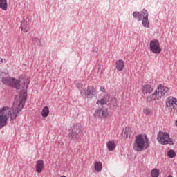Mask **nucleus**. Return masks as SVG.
Segmentation results:
<instances>
[{
  "mask_svg": "<svg viewBox=\"0 0 177 177\" xmlns=\"http://www.w3.org/2000/svg\"><path fill=\"white\" fill-rule=\"evenodd\" d=\"M2 82L4 85L8 86H12L16 89H19L21 86L23 88V91L19 93V95H15V101L12 105L13 110H16V113H20L24 107L26 103V99H27V88L30 85V79L26 77L19 76L18 80H16L12 77H4L2 78Z\"/></svg>",
  "mask_w": 177,
  "mask_h": 177,
  "instance_id": "1",
  "label": "nucleus"
},
{
  "mask_svg": "<svg viewBox=\"0 0 177 177\" xmlns=\"http://www.w3.org/2000/svg\"><path fill=\"white\" fill-rule=\"evenodd\" d=\"M19 115V113L16 112V109L8 106H3L0 109V129L8 125V120L11 118V121L16 120Z\"/></svg>",
  "mask_w": 177,
  "mask_h": 177,
  "instance_id": "2",
  "label": "nucleus"
},
{
  "mask_svg": "<svg viewBox=\"0 0 177 177\" xmlns=\"http://www.w3.org/2000/svg\"><path fill=\"white\" fill-rule=\"evenodd\" d=\"M149 145L150 142L147 135L138 134L136 136L133 149L135 151H142V150H146Z\"/></svg>",
  "mask_w": 177,
  "mask_h": 177,
  "instance_id": "3",
  "label": "nucleus"
},
{
  "mask_svg": "<svg viewBox=\"0 0 177 177\" xmlns=\"http://www.w3.org/2000/svg\"><path fill=\"white\" fill-rule=\"evenodd\" d=\"M96 93H97V91L93 86H88L80 91L81 96L86 99H92V97L95 96Z\"/></svg>",
  "mask_w": 177,
  "mask_h": 177,
  "instance_id": "4",
  "label": "nucleus"
},
{
  "mask_svg": "<svg viewBox=\"0 0 177 177\" xmlns=\"http://www.w3.org/2000/svg\"><path fill=\"white\" fill-rule=\"evenodd\" d=\"M166 107L171 114L177 113V98L169 97L166 100Z\"/></svg>",
  "mask_w": 177,
  "mask_h": 177,
  "instance_id": "5",
  "label": "nucleus"
},
{
  "mask_svg": "<svg viewBox=\"0 0 177 177\" xmlns=\"http://www.w3.org/2000/svg\"><path fill=\"white\" fill-rule=\"evenodd\" d=\"M71 131L68 133V137L71 139H78V136H80V133L82 132V126L80 123L74 124L71 127Z\"/></svg>",
  "mask_w": 177,
  "mask_h": 177,
  "instance_id": "6",
  "label": "nucleus"
},
{
  "mask_svg": "<svg viewBox=\"0 0 177 177\" xmlns=\"http://www.w3.org/2000/svg\"><path fill=\"white\" fill-rule=\"evenodd\" d=\"M157 140L160 145H171L172 143L171 137H169V134L167 132L160 131L157 136Z\"/></svg>",
  "mask_w": 177,
  "mask_h": 177,
  "instance_id": "7",
  "label": "nucleus"
},
{
  "mask_svg": "<svg viewBox=\"0 0 177 177\" xmlns=\"http://www.w3.org/2000/svg\"><path fill=\"white\" fill-rule=\"evenodd\" d=\"M149 50L155 55H160L162 52L161 46L160 44V41L157 39H153L150 41L149 44Z\"/></svg>",
  "mask_w": 177,
  "mask_h": 177,
  "instance_id": "8",
  "label": "nucleus"
},
{
  "mask_svg": "<svg viewBox=\"0 0 177 177\" xmlns=\"http://www.w3.org/2000/svg\"><path fill=\"white\" fill-rule=\"evenodd\" d=\"M161 89V87L158 86L153 93L149 95V99L151 100H159V99H161L163 96Z\"/></svg>",
  "mask_w": 177,
  "mask_h": 177,
  "instance_id": "9",
  "label": "nucleus"
},
{
  "mask_svg": "<svg viewBox=\"0 0 177 177\" xmlns=\"http://www.w3.org/2000/svg\"><path fill=\"white\" fill-rule=\"evenodd\" d=\"M153 91H154L153 86L149 84H143L141 88V92L145 96H146V95H150V93H153Z\"/></svg>",
  "mask_w": 177,
  "mask_h": 177,
  "instance_id": "10",
  "label": "nucleus"
},
{
  "mask_svg": "<svg viewBox=\"0 0 177 177\" xmlns=\"http://www.w3.org/2000/svg\"><path fill=\"white\" fill-rule=\"evenodd\" d=\"M145 12L148 13L147 10L146 9H143L142 10V12H134L133 13V17H135V19H138V20L139 21H142V19H143L144 17H146V14H145Z\"/></svg>",
  "mask_w": 177,
  "mask_h": 177,
  "instance_id": "11",
  "label": "nucleus"
},
{
  "mask_svg": "<svg viewBox=\"0 0 177 177\" xmlns=\"http://www.w3.org/2000/svg\"><path fill=\"white\" fill-rule=\"evenodd\" d=\"M115 67L118 71H122L124 70V67H125V63L122 59H118L115 62Z\"/></svg>",
  "mask_w": 177,
  "mask_h": 177,
  "instance_id": "12",
  "label": "nucleus"
},
{
  "mask_svg": "<svg viewBox=\"0 0 177 177\" xmlns=\"http://www.w3.org/2000/svg\"><path fill=\"white\" fill-rule=\"evenodd\" d=\"M44 170V160H39L36 163V171L37 174H41Z\"/></svg>",
  "mask_w": 177,
  "mask_h": 177,
  "instance_id": "13",
  "label": "nucleus"
},
{
  "mask_svg": "<svg viewBox=\"0 0 177 177\" xmlns=\"http://www.w3.org/2000/svg\"><path fill=\"white\" fill-rule=\"evenodd\" d=\"M145 15H146V17L142 19V24L143 27L149 28V26H150V22L149 21V12L145 11Z\"/></svg>",
  "mask_w": 177,
  "mask_h": 177,
  "instance_id": "14",
  "label": "nucleus"
},
{
  "mask_svg": "<svg viewBox=\"0 0 177 177\" xmlns=\"http://www.w3.org/2000/svg\"><path fill=\"white\" fill-rule=\"evenodd\" d=\"M106 147L109 151H114L115 150V142L113 140H109L106 142Z\"/></svg>",
  "mask_w": 177,
  "mask_h": 177,
  "instance_id": "15",
  "label": "nucleus"
},
{
  "mask_svg": "<svg viewBox=\"0 0 177 177\" xmlns=\"http://www.w3.org/2000/svg\"><path fill=\"white\" fill-rule=\"evenodd\" d=\"M110 97L109 95H105L102 99L98 100L96 102L97 104H100V106H103V104H107Z\"/></svg>",
  "mask_w": 177,
  "mask_h": 177,
  "instance_id": "16",
  "label": "nucleus"
},
{
  "mask_svg": "<svg viewBox=\"0 0 177 177\" xmlns=\"http://www.w3.org/2000/svg\"><path fill=\"white\" fill-rule=\"evenodd\" d=\"M131 135H132V129L130 127H126L123 131L122 136L127 139V138H129Z\"/></svg>",
  "mask_w": 177,
  "mask_h": 177,
  "instance_id": "17",
  "label": "nucleus"
},
{
  "mask_svg": "<svg viewBox=\"0 0 177 177\" xmlns=\"http://www.w3.org/2000/svg\"><path fill=\"white\" fill-rule=\"evenodd\" d=\"M0 9L8 10V0H0Z\"/></svg>",
  "mask_w": 177,
  "mask_h": 177,
  "instance_id": "18",
  "label": "nucleus"
},
{
  "mask_svg": "<svg viewBox=\"0 0 177 177\" xmlns=\"http://www.w3.org/2000/svg\"><path fill=\"white\" fill-rule=\"evenodd\" d=\"M21 29L24 32H28V24L27 21H22L21 23Z\"/></svg>",
  "mask_w": 177,
  "mask_h": 177,
  "instance_id": "19",
  "label": "nucleus"
},
{
  "mask_svg": "<svg viewBox=\"0 0 177 177\" xmlns=\"http://www.w3.org/2000/svg\"><path fill=\"white\" fill-rule=\"evenodd\" d=\"M94 168L97 172H100L102 171V168H103V164L100 162H96L94 165Z\"/></svg>",
  "mask_w": 177,
  "mask_h": 177,
  "instance_id": "20",
  "label": "nucleus"
},
{
  "mask_svg": "<svg viewBox=\"0 0 177 177\" xmlns=\"http://www.w3.org/2000/svg\"><path fill=\"white\" fill-rule=\"evenodd\" d=\"M158 86L161 87L160 92L162 93V96H164L166 93H168V92H169L170 88L167 86H164L162 85H159Z\"/></svg>",
  "mask_w": 177,
  "mask_h": 177,
  "instance_id": "21",
  "label": "nucleus"
},
{
  "mask_svg": "<svg viewBox=\"0 0 177 177\" xmlns=\"http://www.w3.org/2000/svg\"><path fill=\"white\" fill-rule=\"evenodd\" d=\"M49 115V108L48 106H44L41 111V116L46 118Z\"/></svg>",
  "mask_w": 177,
  "mask_h": 177,
  "instance_id": "22",
  "label": "nucleus"
},
{
  "mask_svg": "<svg viewBox=\"0 0 177 177\" xmlns=\"http://www.w3.org/2000/svg\"><path fill=\"white\" fill-rule=\"evenodd\" d=\"M151 177L160 176V170H158V169H153L151 171Z\"/></svg>",
  "mask_w": 177,
  "mask_h": 177,
  "instance_id": "23",
  "label": "nucleus"
},
{
  "mask_svg": "<svg viewBox=\"0 0 177 177\" xmlns=\"http://www.w3.org/2000/svg\"><path fill=\"white\" fill-rule=\"evenodd\" d=\"M95 117L97 118H101L103 117V109H98L94 113Z\"/></svg>",
  "mask_w": 177,
  "mask_h": 177,
  "instance_id": "24",
  "label": "nucleus"
},
{
  "mask_svg": "<svg viewBox=\"0 0 177 177\" xmlns=\"http://www.w3.org/2000/svg\"><path fill=\"white\" fill-rule=\"evenodd\" d=\"M102 117L109 118V117H111V113L107 109H102Z\"/></svg>",
  "mask_w": 177,
  "mask_h": 177,
  "instance_id": "25",
  "label": "nucleus"
},
{
  "mask_svg": "<svg viewBox=\"0 0 177 177\" xmlns=\"http://www.w3.org/2000/svg\"><path fill=\"white\" fill-rule=\"evenodd\" d=\"M167 157H169V158H174L175 157H176V152H175V151L174 150H169L167 152Z\"/></svg>",
  "mask_w": 177,
  "mask_h": 177,
  "instance_id": "26",
  "label": "nucleus"
},
{
  "mask_svg": "<svg viewBox=\"0 0 177 177\" xmlns=\"http://www.w3.org/2000/svg\"><path fill=\"white\" fill-rule=\"evenodd\" d=\"M143 113L145 115H150L151 114V109L149 107H145L143 109Z\"/></svg>",
  "mask_w": 177,
  "mask_h": 177,
  "instance_id": "27",
  "label": "nucleus"
},
{
  "mask_svg": "<svg viewBox=\"0 0 177 177\" xmlns=\"http://www.w3.org/2000/svg\"><path fill=\"white\" fill-rule=\"evenodd\" d=\"M100 92H102L103 93H106V88L101 86L100 88Z\"/></svg>",
  "mask_w": 177,
  "mask_h": 177,
  "instance_id": "28",
  "label": "nucleus"
},
{
  "mask_svg": "<svg viewBox=\"0 0 177 177\" xmlns=\"http://www.w3.org/2000/svg\"><path fill=\"white\" fill-rule=\"evenodd\" d=\"M3 63V59L0 57V64H2Z\"/></svg>",
  "mask_w": 177,
  "mask_h": 177,
  "instance_id": "29",
  "label": "nucleus"
}]
</instances>
